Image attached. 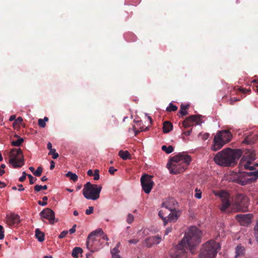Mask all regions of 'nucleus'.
<instances>
[{"mask_svg": "<svg viewBox=\"0 0 258 258\" xmlns=\"http://www.w3.org/2000/svg\"><path fill=\"white\" fill-rule=\"evenodd\" d=\"M66 176L68 177H69L71 180H73L74 182H76L78 180V177L76 174L72 173L71 171H69L66 174Z\"/></svg>", "mask_w": 258, "mask_h": 258, "instance_id": "25", "label": "nucleus"}, {"mask_svg": "<svg viewBox=\"0 0 258 258\" xmlns=\"http://www.w3.org/2000/svg\"><path fill=\"white\" fill-rule=\"evenodd\" d=\"M93 252H91V251H90V252H88V253L86 254V258H93V255H92V253Z\"/></svg>", "mask_w": 258, "mask_h": 258, "instance_id": "55", "label": "nucleus"}, {"mask_svg": "<svg viewBox=\"0 0 258 258\" xmlns=\"http://www.w3.org/2000/svg\"><path fill=\"white\" fill-rule=\"evenodd\" d=\"M104 234V232L102 229H98L95 231L91 232L89 234V238L92 237H95L98 235H102Z\"/></svg>", "mask_w": 258, "mask_h": 258, "instance_id": "24", "label": "nucleus"}, {"mask_svg": "<svg viewBox=\"0 0 258 258\" xmlns=\"http://www.w3.org/2000/svg\"><path fill=\"white\" fill-rule=\"evenodd\" d=\"M162 150L167 154H170L173 151L174 148L172 146H169L167 147L165 145H163L161 147Z\"/></svg>", "mask_w": 258, "mask_h": 258, "instance_id": "26", "label": "nucleus"}, {"mask_svg": "<svg viewBox=\"0 0 258 258\" xmlns=\"http://www.w3.org/2000/svg\"><path fill=\"white\" fill-rule=\"evenodd\" d=\"M99 170L98 169H95L94 170V179L95 180H97L99 179L100 178V175H99Z\"/></svg>", "mask_w": 258, "mask_h": 258, "instance_id": "38", "label": "nucleus"}, {"mask_svg": "<svg viewBox=\"0 0 258 258\" xmlns=\"http://www.w3.org/2000/svg\"><path fill=\"white\" fill-rule=\"evenodd\" d=\"M18 186L19 187V188L18 189L19 191H23L24 190V188L23 187V185L20 184L18 185Z\"/></svg>", "mask_w": 258, "mask_h": 258, "instance_id": "62", "label": "nucleus"}, {"mask_svg": "<svg viewBox=\"0 0 258 258\" xmlns=\"http://www.w3.org/2000/svg\"><path fill=\"white\" fill-rule=\"evenodd\" d=\"M177 110V107L176 105H173L170 103L169 106L166 108V111L167 112L175 111Z\"/></svg>", "mask_w": 258, "mask_h": 258, "instance_id": "28", "label": "nucleus"}, {"mask_svg": "<svg viewBox=\"0 0 258 258\" xmlns=\"http://www.w3.org/2000/svg\"><path fill=\"white\" fill-rule=\"evenodd\" d=\"M102 186L87 182L84 186L83 195L87 199L96 200L100 197Z\"/></svg>", "mask_w": 258, "mask_h": 258, "instance_id": "8", "label": "nucleus"}, {"mask_svg": "<svg viewBox=\"0 0 258 258\" xmlns=\"http://www.w3.org/2000/svg\"><path fill=\"white\" fill-rule=\"evenodd\" d=\"M118 155L121 158L124 160L131 158V155L128 151L120 150L118 153Z\"/></svg>", "mask_w": 258, "mask_h": 258, "instance_id": "20", "label": "nucleus"}, {"mask_svg": "<svg viewBox=\"0 0 258 258\" xmlns=\"http://www.w3.org/2000/svg\"><path fill=\"white\" fill-rule=\"evenodd\" d=\"M242 154L240 149L227 148L219 152L214 157L215 162L221 166H234Z\"/></svg>", "mask_w": 258, "mask_h": 258, "instance_id": "3", "label": "nucleus"}, {"mask_svg": "<svg viewBox=\"0 0 258 258\" xmlns=\"http://www.w3.org/2000/svg\"><path fill=\"white\" fill-rule=\"evenodd\" d=\"M239 100H240L239 98L233 97V98H231L229 100H228V102H229V104L233 105L235 102L238 101Z\"/></svg>", "mask_w": 258, "mask_h": 258, "instance_id": "39", "label": "nucleus"}, {"mask_svg": "<svg viewBox=\"0 0 258 258\" xmlns=\"http://www.w3.org/2000/svg\"><path fill=\"white\" fill-rule=\"evenodd\" d=\"M153 176L145 174L141 177V183L142 188L146 194H149L153 188L154 182Z\"/></svg>", "mask_w": 258, "mask_h": 258, "instance_id": "11", "label": "nucleus"}, {"mask_svg": "<svg viewBox=\"0 0 258 258\" xmlns=\"http://www.w3.org/2000/svg\"><path fill=\"white\" fill-rule=\"evenodd\" d=\"M94 210V207H89L88 209H87L86 210V214L87 215H90L92 214Z\"/></svg>", "mask_w": 258, "mask_h": 258, "instance_id": "46", "label": "nucleus"}, {"mask_svg": "<svg viewBox=\"0 0 258 258\" xmlns=\"http://www.w3.org/2000/svg\"><path fill=\"white\" fill-rule=\"evenodd\" d=\"M100 239L96 237H92L89 238L88 235L86 241V246L91 252H96L100 249Z\"/></svg>", "mask_w": 258, "mask_h": 258, "instance_id": "14", "label": "nucleus"}, {"mask_svg": "<svg viewBox=\"0 0 258 258\" xmlns=\"http://www.w3.org/2000/svg\"><path fill=\"white\" fill-rule=\"evenodd\" d=\"M120 245V242H118L116 244V246L113 248L111 251V253L112 254H118L119 252V250L118 249L119 246Z\"/></svg>", "mask_w": 258, "mask_h": 258, "instance_id": "34", "label": "nucleus"}, {"mask_svg": "<svg viewBox=\"0 0 258 258\" xmlns=\"http://www.w3.org/2000/svg\"><path fill=\"white\" fill-rule=\"evenodd\" d=\"M117 171L116 169H115L113 166H111L109 168L108 172L110 174H114V172Z\"/></svg>", "mask_w": 258, "mask_h": 258, "instance_id": "47", "label": "nucleus"}, {"mask_svg": "<svg viewBox=\"0 0 258 258\" xmlns=\"http://www.w3.org/2000/svg\"><path fill=\"white\" fill-rule=\"evenodd\" d=\"M249 200L248 198L244 194H238L235 200V205L238 211L243 212L248 211Z\"/></svg>", "mask_w": 258, "mask_h": 258, "instance_id": "10", "label": "nucleus"}, {"mask_svg": "<svg viewBox=\"0 0 258 258\" xmlns=\"http://www.w3.org/2000/svg\"><path fill=\"white\" fill-rule=\"evenodd\" d=\"M102 235H103L102 239H103L104 240H105L106 241H108L109 240V238H108V236L107 235L103 234Z\"/></svg>", "mask_w": 258, "mask_h": 258, "instance_id": "63", "label": "nucleus"}, {"mask_svg": "<svg viewBox=\"0 0 258 258\" xmlns=\"http://www.w3.org/2000/svg\"><path fill=\"white\" fill-rule=\"evenodd\" d=\"M42 170V167L41 166H39L36 169V170H35L33 174L36 176H40L41 175Z\"/></svg>", "mask_w": 258, "mask_h": 258, "instance_id": "32", "label": "nucleus"}, {"mask_svg": "<svg viewBox=\"0 0 258 258\" xmlns=\"http://www.w3.org/2000/svg\"><path fill=\"white\" fill-rule=\"evenodd\" d=\"M83 252V249L78 247H75L72 251V256L74 257L78 258L79 254H81Z\"/></svg>", "mask_w": 258, "mask_h": 258, "instance_id": "23", "label": "nucleus"}, {"mask_svg": "<svg viewBox=\"0 0 258 258\" xmlns=\"http://www.w3.org/2000/svg\"><path fill=\"white\" fill-rule=\"evenodd\" d=\"M139 242V240L137 239H133L128 240V242L131 244H136Z\"/></svg>", "mask_w": 258, "mask_h": 258, "instance_id": "50", "label": "nucleus"}, {"mask_svg": "<svg viewBox=\"0 0 258 258\" xmlns=\"http://www.w3.org/2000/svg\"><path fill=\"white\" fill-rule=\"evenodd\" d=\"M87 174L90 176H93L94 175V173H93V172L92 170L90 169L88 171H87Z\"/></svg>", "mask_w": 258, "mask_h": 258, "instance_id": "59", "label": "nucleus"}, {"mask_svg": "<svg viewBox=\"0 0 258 258\" xmlns=\"http://www.w3.org/2000/svg\"><path fill=\"white\" fill-rule=\"evenodd\" d=\"M55 167V163L53 161H51L50 169L52 170Z\"/></svg>", "mask_w": 258, "mask_h": 258, "instance_id": "54", "label": "nucleus"}, {"mask_svg": "<svg viewBox=\"0 0 258 258\" xmlns=\"http://www.w3.org/2000/svg\"><path fill=\"white\" fill-rule=\"evenodd\" d=\"M176 202L173 198H170L162 204V209L158 213L159 216L163 221L164 225L168 222L176 221L179 215L175 208Z\"/></svg>", "mask_w": 258, "mask_h": 258, "instance_id": "4", "label": "nucleus"}, {"mask_svg": "<svg viewBox=\"0 0 258 258\" xmlns=\"http://www.w3.org/2000/svg\"><path fill=\"white\" fill-rule=\"evenodd\" d=\"M232 138L231 132L228 130L219 132L214 139V144L212 147L213 151L220 150L225 144L229 142Z\"/></svg>", "mask_w": 258, "mask_h": 258, "instance_id": "7", "label": "nucleus"}, {"mask_svg": "<svg viewBox=\"0 0 258 258\" xmlns=\"http://www.w3.org/2000/svg\"><path fill=\"white\" fill-rule=\"evenodd\" d=\"M15 119H16V116L13 115H11L10 117L9 120L11 121H12L13 120H16Z\"/></svg>", "mask_w": 258, "mask_h": 258, "instance_id": "61", "label": "nucleus"}, {"mask_svg": "<svg viewBox=\"0 0 258 258\" xmlns=\"http://www.w3.org/2000/svg\"><path fill=\"white\" fill-rule=\"evenodd\" d=\"M192 132V128L189 130L185 131L182 132V135L188 136H189Z\"/></svg>", "mask_w": 258, "mask_h": 258, "instance_id": "48", "label": "nucleus"}, {"mask_svg": "<svg viewBox=\"0 0 258 258\" xmlns=\"http://www.w3.org/2000/svg\"><path fill=\"white\" fill-rule=\"evenodd\" d=\"M255 159V154L253 151H248L240 160L238 165L239 175L233 181L238 184L244 185L251 183L258 179V163L253 162Z\"/></svg>", "mask_w": 258, "mask_h": 258, "instance_id": "2", "label": "nucleus"}, {"mask_svg": "<svg viewBox=\"0 0 258 258\" xmlns=\"http://www.w3.org/2000/svg\"><path fill=\"white\" fill-rule=\"evenodd\" d=\"M47 186L46 185H36L34 186V190L36 192H38L40 191L41 189H47Z\"/></svg>", "mask_w": 258, "mask_h": 258, "instance_id": "29", "label": "nucleus"}, {"mask_svg": "<svg viewBox=\"0 0 258 258\" xmlns=\"http://www.w3.org/2000/svg\"><path fill=\"white\" fill-rule=\"evenodd\" d=\"M245 248L241 245H238L235 248V257L243 256L244 254Z\"/></svg>", "mask_w": 258, "mask_h": 258, "instance_id": "19", "label": "nucleus"}, {"mask_svg": "<svg viewBox=\"0 0 258 258\" xmlns=\"http://www.w3.org/2000/svg\"><path fill=\"white\" fill-rule=\"evenodd\" d=\"M220 247L218 242L212 240H209L203 245L199 258H215Z\"/></svg>", "mask_w": 258, "mask_h": 258, "instance_id": "6", "label": "nucleus"}, {"mask_svg": "<svg viewBox=\"0 0 258 258\" xmlns=\"http://www.w3.org/2000/svg\"><path fill=\"white\" fill-rule=\"evenodd\" d=\"M9 163L15 168H20L24 164V156L20 148H13L10 153Z\"/></svg>", "mask_w": 258, "mask_h": 258, "instance_id": "9", "label": "nucleus"}, {"mask_svg": "<svg viewBox=\"0 0 258 258\" xmlns=\"http://www.w3.org/2000/svg\"><path fill=\"white\" fill-rule=\"evenodd\" d=\"M161 237L159 235L150 236L147 238L145 241V244L148 247H151L155 244H158L161 241Z\"/></svg>", "mask_w": 258, "mask_h": 258, "instance_id": "17", "label": "nucleus"}, {"mask_svg": "<svg viewBox=\"0 0 258 258\" xmlns=\"http://www.w3.org/2000/svg\"><path fill=\"white\" fill-rule=\"evenodd\" d=\"M38 124L41 127L43 128L46 126V123L44 122V120L41 118L38 119Z\"/></svg>", "mask_w": 258, "mask_h": 258, "instance_id": "40", "label": "nucleus"}, {"mask_svg": "<svg viewBox=\"0 0 258 258\" xmlns=\"http://www.w3.org/2000/svg\"><path fill=\"white\" fill-rule=\"evenodd\" d=\"M47 148L48 150H52V144L50 142H48L47 145Z\"/></svg>", "mask_w": 258, "mask_h": 258, "instance_id": "56", "label": "nucleus"}, {"mask_svg": "<svg viewBox=\"0 0 258 258\" xmlns=\"http://www.w3.org/2000/svg\"><path fill=\"white\" fill-rule=\"evenodd\" d=\"M254 235L256 239L257 242L258 243V220L256 222V225L254 227Z\"/></svg>", "mask_w": 258, "mask_h": 258, "instance_id": "31", "label": "nucleus"}, {"mask_svg": "<svg viewBox=\"0 0 258 258\" xmlns=\"http://www.w3.org/2000/svg\"><path fill=\"white\" fill-rule=\"evenodd\" d=\"M172 124L169 121H165L163 122V132L166 134L172 130Z\"/></svg>", "mask_w": 258, "mask_h": 258, "instance_id": "18", "label": "nucleus"}, {"mask_svg": "<svg viewBox=\"0 0 258 258\" xmlns=\"http://www.w3.org/2000/svg\"><path fill=\"white\" fill-rule=\"evenodd\" d=\"M39 215L41 218L48 220L50 224L54 223L55 213L51 209L48 208L44 209L40 213Z\"/></svg>", "mask_w": 258, "mask_h": 258, "instance_id": "16", "label": "nucleus"}, {"mask_svg": "<svg viewBox=\"0 0 258 258\" xmlns=\"http://www.w3.org/2000/svg\"><path fill=\"white\" fill-rule=\"evenodd\" d=\"M6 186V184L2 181H0V188L4 187Z\"/></svg>", "mask_w": 258, "mask_h": 258, "instance_id": "64", "label": "nucleus"}, {"mask_svg": "<svg viewBox=\"0 0 258 258\" xmlns=\"http://www.w3.org/2000/svg\"><path fill=\"white\" fill-rule=\"evenodd\" d=\"M199 136H202V138L203 140H206L209 137V133H205L204 134H202L201 133L199 134Z\"/></svg>", "mask_w": 258, "mask_h": 258, "instance_id": "43", "label": "nucleus"}, {"mask_svg": "<svg viewBox=\"0 0 258 258\" xmlns=\"http://www.w3.org/2000/svg\"><path fill=\"white\" fill-rule=\"evenodd\" d=\"M134 220V216L131 214H129L127 215V219H126V222L128 224H131Z\"/></svg>", "mask_w": 258, "mask_h": 258, "instance_id": "36", "label": "nucleus"}, {"mask_svg": "<svg viewBox=\"0 0 258 258\" xmlns=\"http://www.w3.org/2000/svg\"><path fill=\"white\" fill-rule=\"evenodd\" d=\"M243 142L247 144H250L251 141L249 140L248 138H246V139H244Z\"/></svg>", "mask_w": 258, "mask_h": 258, "instance_id": "57", "label": "nucleus"}, {"mask_svg": "<svg viewBox=\"0 0 258 258\" xmlns=\"http://www.w3.org/2000/svg\"><path fill=\"white\" fill-rule=\"evenodd\" d=\"M233 90L236 91V92L237 91H238L239 92L243 93V94L250 93V90H248L246 89H243L241 88L236 89L235 87H234L233 88Z\"/></svg>", "mask_w": 258, "mask_h": 258, "instance_id": "30", "label": "nucleus"}, {"mask_svg": "<svg viewBox=\"0 0 258 258\" xmlns=\"http://www.w3.org/2000/svg\"><path fill=\"white\" fill-rule=\"evenodd\" d=\"M14 222L16 223L19 221V216L18 215H15L12 218Z\"/></svg>", "mask_w": 258, "mask_h": 258, "instance_id": "51", "label": "nucleus"}, {"mask_svg": "<svg viewBox=\"0 0 258 258\" xmlns=\"http://www.w3.org/2000/svg\"><path fill=\"white\" fill-rule=\"evenodd\" d=\"M202 232L196 226H191L185 233L184 237L171 251L170 256L167 258H183L186 256V250L191 254L195 253L197 246L201 241Z\"/></svg>", "mask_w": 258, "mask_h": 258, "instance_id": "1", "label": "nucleus"}, {"mask_svg": "<svg viewBox=\"0 0 258 258\" xmlns=\"http://www.w3.org/2000/svg\"><path fill=\"white\" fill-rule=\"evenodd\" d=\"M216 195L219 197L221 199L222 206L220 208V210L222 212H224L230 206V195L229 194L224 191H221L217 194Z\"/></svg>", "mask_w": 258, "mask_h": 258, "instance_id": "12", "label": "nucleus"}, {"mask_svg": "<svg viewBox=\"0 0 258 258\" xmlns=\"http://www.w3.org/2000/svg\"><path fill=\"white\" fill-rule=\"evenodd\" d=\"M4 230L2 225H0V239H3L4 238Z\"/></svg>", "mask_w": 258, "mask_h": 258, "instance_id": "42", "label": "nucleus"}, {"mask_svg": "<svg viewBox=\"0 0 258 258\" xmlns=\"http://www.w3.org/2000/svg\"><path fill=\"white\" fill-rule=\"evenodd\" d=\"M252 83L255 84L254 87L255 88L256 91L258 92V80H254L252 81Z\"/></svg>", "mask_w": 258, "mask_h": 258, "instance_id": "49", "label": "nucleus"}, {"mask_svg": "<svg viewBox=\"0 0 258 258\" xmlns=\"http://www.w3.org/2000/svg\"><path fill=\"white\" fill-rule=\"evenodd\" d=\"M189 105L188 104H182L180 105V109L179 111V113L181 114L182 116H185L188 114V112L186 111V110L189 108Z\"/></svg>", "mask_w": 258, "mask_h": 258, "instance_id": "22", "label": "nucleus"}, {"mask_svg": "<svg viewBox=\"0 0 258 258\" xmlns=\"http://www.w3.org/2000/svg\"><path fill=\"white\" fill-rule=\"evenodd\" d=\"M23 118L21 116H19L17 118V119H16L15 121V122H14V125L15 124H22V122H23Z\"/></svg>", "mask_w": 258, "mask_h": 258, "instance_id": "41", "label": "nucleus"}, {"mask_svg": "<svg viewBox=\"0 0 258 258\" xmlns=\"http://www.w3.org/2000/svg\"><path fill=\"white\" fill-rule=\"evenodd\" d=\"M26 176H28V174H26V172L24 171L22 173V176L19 178V180L20 182H23L25 180Z\"/></svg>", "mask_w": 258, "mask_h": 258, "instance_id": "45", "label": "nucleus"}, {"mask_svg": "<svg viewBox=\"0 0 258 258\" xmlns=\"http://www.w3.org/2000/svg\"><path fill=\"white\" fill-rule=\"evenodd\" d=\"M200 115H192L186 117L182 122V127L184 128L190 127L194 125L199 124L202 123Z\"/></svg>", "mask_w": 258, "mask_h": 258, "instance_id": "13", "label": "nucleus"}, {"mask_svg": "<svg viewBox=\"0 0 258 258\" xmlns=\"http://www.w3.org/2000/svg\"><path fill=\"white\" fill-rule=\"evenodd\" d=\"M190 161L191 158L189 155L184 153H180L171 158L167 166L171 173L178 174L183 172Z\"/></svg>", "mask_w": 258, "mask_h": 258, "instance_id": "5", "label": "nucleus"}, {"mask_svg": "<svg viewBox=\"0 0 258 258\" xmlns=\"http://www.w3.org/2000/svg\"><path fill=\"white\" fill-rule=\"evenodd\" d=\"M48 200V198L46 196L43 197L42 198V200L43 202H41V201H39L38 202V204L41 206H46L47 204V201Z\"/></svg>", "mask_w": 258, "mask_h": 258, "instance_id": "35", "label": "nucleus"}, {"mask_svg": "<svg viewBox=\"0 0 258 258\" xmlns=\"http://www.w3.org/2000/svg\"><path fill=\"white\" fill-rule=\"evenodd\" d=\"M24 142V139L22 138L18 139L16 141H13L11 142V145L14 147H19Z\"/></svg>", "mask_w": 258, "mask_h": 258, "instance_id": "27", "label": "nucleus"}, {"mask_svg": "<svg viewBox=\"0 0 258 258\" xmlns=\"http://www.w3.org/2000/svg\"><path fill=\"white\" fill-rule=\"evenodd\" d=\"M28 177L29 179V183L30 184H33L35 181L37 180V178L32 176L31 174H28Z\"/></svg>", "mask_w": 258, "mask_h": 258, "instance_id": "37", "label": "nucleus"}, {"mask_svg": "<svg viewBox=\"0 0 258 258\" xmlns=\"http://www.w3.org/2000/svg\"><path fill=\"white\" fill-rule=\"evenodd\" d=\"M58 157V154L57 153H56L55 152L54 153H53V155H52V158L54 159H55L56 158H57Z\"/></svg>", "mask_w": 258, "mask_h": 258, "instance_id": "58", "label": "nucleus"}, {"mask_svg": "<svg viewBox=\"0 0 258 258\" xmlns=\"http://www.w3.org/2000/svg\"><path fill=\"white\" fill-rule=\"evenodd\" d=\"M172 230V227H168L166 228L165 232V235H167L169 233L171 232Z\"/></svg>", "mask_w": 258, "mask_h": 258, "instance_id": "53", "label": "nucleus"}, {"mask_svg": "<svg viewBox=\"0 0 258 258\" xmlns=\"http://www.w3.org/2000/svg\"><path fill=\"white\" fill-rule=\"evenodd\" d=\"M252 215L251 214H238L235 216L236 220L241 225L247 226L251 222Z\"/></svg>", "mask_w": 258, "mask_h": 258, "instance_id": "15", "label": "nucleus"}, {"mask_svg": "<svg viewBox=\"0 0 258 258\" xmlns=\"http://www.w3.org/2000/svg\"><path fill=\"white\" fill-rule=\"evenodd\" d=\"M68 233V231L64 230L60 233L59 235L58 236L59 238H63L66 236L67 234Z\"/></svg>", "mask_w": 258, "mask_h": 258, "instance_id": "44", "label": "nucleus"}, {"mask_svg": "<svg viewBox=\"0 0 258 258\" xmlns=\"http://www.w3.org/2000/svg\"><path fill=\"white\" fill-rule=\"evenodd\" d=\"M112 258H121L118 254H112Z\"/></svg>", "mask_w": 258, "mask_h": 258, "instance_id": "60", "label": "nucleus"}, {"mask_svg": "<svg viewBox=\"0 0 258 258\" xmlns=\"http://www.w3.org/2000/svg\"><path fill=\"white\" fill-rule=\"evenodd\" d=\"M35 236L40 242H42L44 240V234L39 229L37 228L35 230Z\"/></svg>", "mask_w": 258, "mask_h": 258, "instance_id": "21", "label": "nucleus"}, {"mask_svg": "<svg viewBox=\"0 0 258 258\" xmlns=\"http://www.w3.org/2000/svg\"><path fill=\"white\" fill-rule=\"evenodd\" d=\"M76 225L75 224L72 228H71L70 230H69V232L70 233V234H72V233H74L76 231Z\"/></svg>", "mask_w": 258, "mask_h": 258, "instance_id": "52", "label": "nucleus"}, {"mask_svg": "<svg viewBox=\"0 0 258 258\" xmlns=\"http://www.w3.org/2000/svg\"><path fill=\"white\" fill-rule=\"evenodd\" d=\"M195 197L198 199H200L202 198V191L200 190V189H199L198 188H196L195 189Z\"/></svg>", "mask_w": 258, "mask_h": 258, "instance_id": "33", "label": "nucleus"}]
</instances>
